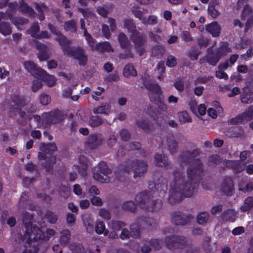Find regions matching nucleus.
<instances>
[{
  "label": "nucleus",
  "instance_id": "nucleus-1",
  "mask_svg": "<svg viewBox=\"0 0 253 253\" xmlns=\"http://www.w3.org/2000/svg\"><path fill=\"white\" fill-rule=\"evenodd\" d=\"M200 154V150L195 149L192 151L185 150L181 152L179 156L181 164L189 166L187 169V179L184 173L175 170L174 179L170 184L169 203L174 205L180 202L184 197H190L198 188L200 180L204 176V164L201 160L196 158Z\"/></svg>",
  "mask_w": 253,
  "mask_h": 253
},
{
  "label": "nucleus",
  "instance_id": "nucleus-2",
  "mask_svg": "<svg viewBox=\"0 0 253 253\" xmlns=\"http://www.w3.org/2000/svg\"><path fill=\"white\" fill-rule=\"evenodd\" d=\"M124 27L128 32L131 34L130 39L134 45L136 52L139 56H142L146 50L145 48L147 41L146 35L136 30V26L132 19H125Z\"/></svg>",
  "mask_w": 253,
  "mask_h": 253
},
{
  "label": "nucleus",
  "instance_id": "nucleus-3",
  "mask_svg": "<svg viewBox=\"0 0 253 253\" xmlns=\"http://www.w3.org/2000/svg\"><path fill=\"white\" fill-rule=\"evenodd\" d=\"M58 43L65 54L79 61V64L81 66H85L87 61V56L85 54L84 50L80 47H71L70 45L71 41L65 36H60L58 38Z\"/></svg>",
  "mask_w": 253,
  "mask_h": 253
},
{
  "label": "nucleus",
  "instance_id": "nucleus-4",
  "mask_svg": "<svg viewBox=\"0 0 253 253\" xmlns=\"http://www.w3.org/2000/svg\"><path fill=\"white\" fill-rule=\"evenodd\" d=\"M152 196L147 191H144L137 194L134 199L136 205L147 212H155L162 207V201L160 199L153 200Z\"/></svg>",
  "mask_w": 253,
  "mask_h": 253
},
{
  "label": "nucleus",
  "instance_id": "nucleus-5",
  "mask_svg": "<svg viewBox=\"0 0 253 253\" xmlns=\"http://www.w3.org/2000/svg\"><path fill=\"white\" fill-rule=\"evenodd\" d=\"M147 163L141 160L133 161L127 160L119 165L118 170L121 172L129 173L130 170L133 172L134 178H141L144 176L148 170Z\"/></svg>",
  "mask_w": 253,
  "mask_h": 253
},
{
  "label": "nucleus",
  "instance_id": "nucleus-6",
  "mask_svg": "<svg viewBox=\"0 0 253 253\" xmlns=\"http://www.w3.org/2000/svg\"><path fill=\"white\" fill-rule=\"evenodd\" d=\"M23 223L25 229L23 237V240L29 241V240H41L43 238L42 231L36 225H33L32 220L33 215L28 212H25L22 214Z\"/></svg>",
  "mask_w": 253,
  "mask_h": 253
},
{
  "label": "nucleus",
  "instance_id": "nucleus-7",
  "mask_svg": "<svg viewBox=\"0 0 253 253\" xmlns=\"http://www.w3.org/2000/svg\"><path fill=\"white\" fill-rule=\"evenodd\" d=\"M14 104L12 105L13 112L15 114H18L19 118L18 119L17 123L22 126L26 125L27 121H31L32 118L31 116L27 115L25 111H22V108L25 105V103L23 99H17L13 100Z\"/></svg>",
  "mask_w": 253,
  "mask_h": 253
},
{
  "label": "nucleus",
  "instance_id": "nucleus-8",
  "mask_svg": "<svg viewBox=\"0 0 253 253\" xmlns=\"http://www.w3.org/2000/svg\"><path fill=\"white\" fill-rule=\"evenodd\" d=\"M143 85L149 91L148 96L150 101L153 103L160 102L161 97L163 96L160 85L157 84L147 81H143Z\"/></svg>",
  "mask_w": 253,
  "mask_h": 253
},
{
  "label": "nucleus",
  "instance_id": "nucleus-9",
  "mask_svg": "<svg viewBox=\"0 0 253 253\" xmlns=\"http://www.w3.org/2000/svg\"><path fill=\"white\" fill-rule=\"evenodd\" d=\"M165 241L166 247L169 249H183L187 243L186 238L181 235H171L167 236Z\"/></svg>",
  "mask_w": 253,
  "mask_h": 253
},
{
  "label": "nucleus",
  "instance_id": "nucleus-10",
  "mask_svg": "<svg viewBox=\"0 0 253 253\" xmlns=\"http://www.w3.org/2000/svg\"><path fill=\"white\" fill-rule=\"evenodd\" d=\"M110 172L111 170L107 164L104 162H101L98 164L97 171L93 173V176L96 180L102 183H106L109 181L108 174Z\"/></svg>",
  "mask_w": 253,
  "mask_h": 253
},
{
  "label": "nucleus",
  "instance_id": "nucleus-11",
  "mask_svg": "<svg viewBox=\"0 0 253 253\" xmlns=\"http://www.w3.org/2000/svg\"><path fill=\"white\" fill-rule=\"evenodd\" d=\"M23 66L25 69L36 78L43 80L46 78V72L39 67L34 62L27 61L24 62Z\"/></svg>",
  "mask_w": 253,
  "mask_h": 253
},
{
  "label": "nucleus",
  "instance_id": "nucleus-12",
  "mask_svg": "<svg viewBox=\"0 0 253 253\" xmlns=\"http://www.w3.org/2000/svg\"><path fill=\"white\" fill-rule=\"evenodd\" d=\"M193 216L191 214H185L181 211H174L171 213L172 222L176 225H185L191 222Z\"/></svg>",
  "mask_w": 253,
  "mask_h": 253
},
{
  "label": "nucleus",
  "instance_id": "nucleus-13",
  "mask_svg": "<svg viewBox=\"0 0 253 253\" xmlns=\"http://www.w3.org/2000/svg\"><path fill=\"white\" fill-rule=\"evenodd\" d=\"M38 158V165L45 168L47 171V145L45 143H42L40 145Z\"/></svg>",
  "mask_w": 253,
  "mask_h": 253
},
{
  "label": "nucleus",
  "instance_id": "nucleus-14",
  "mask_svg": "<svg viewBox=\"0 0 253 253\" xmlns=\"http://www.w3.org/2000/svg\"><path fill=\"white\" fill-rule=\"evenodd\" d=\"M103 138L101 134H91L85 142V147L90 149H94L101 145Z\"/></svg>",
  "mask_w": 253,
  "mask_h": 253
},
{
  "label": "nucleus",
  "instance_id": "nucleus-15",
  "mask_svg": "<svg viewBox=\"0 0 253 253\" xmlns=\"http://www.w3.org/2000/svg\"><path fill=\"white\" fill-rule=\"evenodd\" d=\"M223 164L225 167L232 169L236 173L241 172L245 169L244 165L240 161L225 160Z\"/></svg>",
  "mask_w": 253,
  "mask_h": 253
},
{
  "label": "nucleus",
  "instance_id": "nucleus-16",
  "mask_svg": "<svg viewBox=\"0 0 253 253\" xmlns=\"http://www.w3.org/2000/svg\"><path fill=\"white\" fill-rule=\"evenodd\" d=\"M64 118L63 114L58 109L48 112V126L62 122Z\"/></svg>",
  "mask_w": 253,
  "mask_h": 253
},
{
  "label": "nucleus",
  "instance_id": "nucleus-17",
  "mask_svg": "<svg viewBox=\"0 0 253 253\" xmlns=\"http://www.w3.org/2000/svg\"><path fill=\"white\" fill-rule=\"evenodd\" d=\"M223 193L227 196H231L234 189V183L232 178L230 176H226L223 179L221 186Z\"/></svg>",
  "mask_w": 253,
  "mask_h": 253
},
{
  "label": "nucleus",
  "instance_id": "nucleus-18",
  "mask_svg": "<svg viewBox=\"0 0 253 253\" xmlns=\"http://www.w3.org/2000/svg\"><path fill=\"white\" fill-rule=\"evenodd\" d=\"M57 150L54 142L48 143V173L52 171V166L56 163V158L52 155L53 152Z\"/></svg>",
  "mask_w": 253,
  "mask_h": 253
},
{
  "label": "nucleus",
  "instance_id": "nucleus-19",
  "mask_svg": "<svg viewBox=\"0 0 253 253\" xmlns=\"http://www.w3.org/2000/svg\"><path fill=\"white\" fill-rule=\"evenodd\" d=\"M155 162L157 167H165L167 169L171 168L170 162L168 156L157 153L154 156Z\"/></svg>",
  "mask_w": 253,
  "mask_h": 253
},
{
  "label": "nucleus",
  "instance_id": "nucleus-20",
  "mask_svg": "<svg viewBox=\"0 0 253 253\" xmlns=\"http://www.w3.org/2000/svg\"><path fill=\"white\" fill-rule=\"evenodd\" d=\"M28 31L32 37L36 39H41L47 37V33L46 31L42 32L41 33H39L40 27L38 22L34 23Z\"/></svg>",
  "mask_w": 253,
  "mask_h": 253
},
{
  "label": "nucleus",
  "instance_id": "nucleus-21",
  "mask_svg": "<svg viewBox=\"0 0 253 253\" xmlns=\"http://www.w3.org/2000/svg\"><path fill=\"white\" fill-rule=\"evenodd\" d=\"M34 42L36 48L39 49L38 57L40 61H44L47 59V53L46 52L47 46L37 40H34Z\"/></svg>",
  "mask_w": 253,
  "mask_h": 253
},
{
  "label": "nucleus",
  "instance_id": "nucleus-22",
  "mask_svg": "<svg viewBox=\"0 0 253 253\" xmlns=\"http://www.w3.org/2000/svg\"><path fill=\"white\" fill-rule=\"evenodd\" d=\"M82 160H86L85 156H81L79 158L80 162ZM87 169V161L81 163L80 162V165H74L73 167V169L75 172H77L82 176L84 177L86 175V170Z\"/></svg>",
  "mask_w": 253,
  "mask_h": 253
},
{
  "label": "nucleus",
  "instance_id": "nucleus-23",
  "mask_svg": "<svg viewBox=\"0 0 253 253\" xmlns=\"http://www.w3.org/2000/svg\"><path fill=\"white\" fill-rule=\"evenodd\" d=\"M219 3L216 0L211 1L208 5V13L213 19H216L219 15Z\"/></svg>",
  "mask_w": 253,
  "mask_h": 253
},
{
  "label": "nucleus",
  "instance_id": "nucleus-24",
  "mask_svg": "<svg viewBox=\"0 0 253 253\" xmlns=\"http://www.w3.org/2000/svg\"><path fill=\"white\" fill-rule=\"evenodd\" d=\"M206 29L213 37H219L221 30L220 26L216 21L206 25Z\"/></svg>",
  "mask_w": 253,
  "mask_h": 253
},
{
  "label": "nucleus",
  "instance_id": "nucleus-25",
  "mask_svg": "<svg viewBox=\"0 0 253 253\" xmlns=\"http://www.w3.org/2000/svg\"><path fill=\"white\" fill-rule=\"evenodd\" d=\"M178 145V142L172 134L167 137L168 149L171 155L174 154L177 152Z\"/></svg>",
  "mask_w": 253,
  "mask_h": 253
},
{
  "label": "nucleus",
  "instance_id": "nucleus-26",
  "mask_svg": "<svg viewBox=\"0 0 253 253\" xmlns=\"http://www.w3.org/2000/svg\"><path fill=\"white\" fill-rule=\"evenodd\" d=\"M136 125L141 128L145 133L150 132L154 128V125L148 120H140L136 121Z\"/></svg>",
  "mask_w": 253,
  "mask_h": 253
},
{
  "label": "nucleus",
  "instance_id": "nucleus-27",
  "mask_svg": "<svg viewBox=\"0 0 253 253\" xmlns=\"http://www.w3.org/2000/svg\"><path fill=\"white\" fill-rule=\"evenodd\" d=\"M95 50L103 53L104 52H113L114 49L112 47L111 44L108 42H103L97 43L95 45Z\"/></svg>",
  "mask_w": 253,
  "mask_h": 253
},
{
  "label": "nucleus",
  "instance_id": "nucleus-28",
  "mask_svg": "<svg viewBox=\"0 0 253 253\" xmlns=\"http://www.w3.org/2000/svg\"><path fill=\"white\" fill-rule=\"evenodd\" d=\"M123 75L127 78L130 77H136L137 75V73L134 66L132 63H128L125 65L123 69Z\"/></svg>",
  "mask_w": 253,
  "mask_h": 253
},
{
  "label": "nucleus",
  "instance_id": "nucleus-29",
  "mask_svg": "<svg viewBox=\"0 0 253 253\" xmlns=\"http://www.w3.org/2000/svg\"><path fill=\"white\" fill-rule=\"evenodd\" d=\"M231 51V49L229 47V44L227 42L222 43L217 49L215 53L219 58L225 56L228 52Z\"/></svg>",
  "mask_w": 253,
  "mask_h": 253
},
{
  "label": "nucleus",
  "instance_id": "nucleus-30",
  "mask_svg": "<svg viewBox=\"0 0 253 253\" xmlns=\"http://www.w3.org/2000/svg\"><path fill=\"white\" fill-rule=\"evenodd\" d=\"M140 223H132L130 226L131 236L134 238H139L141 235V226Z\"/></svg>",
  "mask_w": 253,
  "mask_h": 253
},
{
  "label": "nucleus",
  "instance_id": "nucleus-31",
  "mask_svg": "<svg viewBox=\"0 0 253 253\" xmlns=\"http://www.w3.org/2000/svg\"><path fill=\"white\" fill-rule=\"evenodd\" d=\"M118 41L120 43V47L122 49L125 48L129 47L130 46L131 43L129 40L128 39L126 35L124 33H120L118 37Z\"/></svg>",
  "mask_w": 253,
  "mask_h": 253
},
{
  "label": "nucleus",
  "instance_id": "nucleus-32",
  "mask_svg": "<svg viewBox=\"0 0 253 253\" xmlns=\"http://www.w3.org/2000/svg\"><path fill=\"white\" fill-rule=\"evenodd\" d=\"M240 97L243 103H251L253 101V91L250 89L244 90Z\"/></svg>",
  "mask_w": 253,
  "mask_h": 253
},
{
  "label": "nucleus",
  "instance_id": "nucleus-33",
  "mask_svg": "<svg viewBox=\"0 0 253 253\" xmlns=\"http://www.w3.org/2000/svg\"><path fill=\"white\" fill-rule=\"evenodd\" d=\"M19 8L25 14H27L30 16H34L35 15L34 10L29 6L26 3L24 2L23 0L19 1Z\"/></svg>",
  "mask_w": 253,
  "mask_h": 253
},
{
  "label": "nucleus",
  "instance_id": "nucleus-34",
  "mask_svg": "<svg viewBox=\"0 0 253 253\" xmlns=\"http://www.w3.org/2000/svg\"><path fill=\"white\" fill-rule=\"evenodd\" d=\"M131 11L134 16L141 20L142 23L143 20L146 17L145 14L147 12V10L146 9L141 10L139 7L133 6L131 8Z\"/></svg>",
  "mask_w": 253,
  "mask_h": 253
},
{
  "label": "nucleus",
  "instance_id": "nucleus-35",
  "mask_svg": "<svg viewBox=\"0 0 253 253\" xmlns=\"http://www.w3.org/2000/svg\"><path fill=\"white\" fill-rule=\"evenodd\" d=\"M253 208V196H249L245 199L243 204L241 206L242 211L246 212Z\"/></svg>",
  "mask_w": 253,
  "mask_h": 253
},
{
  "label": "nucleus",
  "instance_id": "nucleus-36",
  "mask_svg": "<svg viewBox=\"0 0 253 253\" xmlns=\"http://www.w3.org/2000/svg\"><path fill=\"white\" fill-rule=\"evenodd\" d=\"M165 52V47L160 45H156L153 47L151 51L152 56L157 58H161Z\"/></svg>",
  "mask_w": 253,
  "mask_h": 253
},
{
  "label": "nucleus",
  "instance_id": "nucleus-37",
  "mask_svg": "<svg viewBox=\"0 0 253 253\" xmlns=\"http://www.w3.org/2000/svg\"><path fill=\"white\" fill-rule=\"evenodd\" d=\"M122 209L124 211H127L130 212L134 213L136 211V207L133 201H126L123 203Z\"/></svg>",
  "mask_w": 253,
  "mask_h": 253
},
{
  "label": "nucleus",
  "instance_id": "nucleus-38",
  "mask_svg": "<svg viewBox=\"0 0 253 253\" xmlns=\"http://www.w3.org/2000/svg\"><path fill=\"white\" fill-rule=\"evenodd\" d=\"M95 232L98 234H103L105 236L109 233L108 230L106 229L104 223L103 221H97L95 226Z\"/></svg>",
  "mask_w": 253,
  "mask_h": 253
},
{
  "label": "nucleus",
  "instance_id": "nucleus-39",
  "mask_svg": "<svg viewBox=\"0 0 253 253\" xmlns=\"http://www.w3.org/2000/svg\"><path fill=\"white\" fill-rule=\"evenodd\" d=\"M60 242L63 245H66L70 241L71 233L68 229L63 230L61 233Z\"/></svg>",
  "mask_w": 253,
  "mask_h": 253
},
{
  "label": "nucleus",
  "instance_id": "nucleus-40",
  "mask_svg": "<svg viewBox=\"0 0 253 253\" xmlns=\"http://www.w3.org/2000/svg\"><path fill=\"white\" fill-rule=\"evenodd\" d=\"M207 62L211 65L215 66L220 59L212 50L206 56Z\"/></svg>",
  "mask_w": 253,
  "mask_h": 253
},
{
  "label": "nucleus",
  "instance_id": "nucleus-41",
  "mask_svg": "<svg viewBox=\"0 0 253 253\" xmlns=\"http://www.w3.org/2000/svg\"><path fill=\"white\" fill-rule=\"evenodd\" d=\"M235 216L234 211L232 209H227L222 213L223 219L228 221L233 222L235 219Z\"/></svg>",
  "mask_w": 253,
  "mask_h": 253
},
{
  "label": "nucleus",
  "instance_id": "nucleus-42",
  "mask_svg": "<svg viewBox=\"0 0 253 253\" xmlns=\"http://www.w3.org/2000/svg\"><path fill=\"white\" fill-rule=\"evenodd\" d=\"M247 122V119L244 117L243 113H241L236 116L235 118H232L228 121L229 125H237L239 124H245Z\"/></svg>",
  "mask_w": 253,
  "mask_h": 253
},
{
  "label": "nucleus",
  "instance_id": "nucleus-43",
  "mask_svg": "<svg viewBox=\"0 0 253 253\" xmlns=\"http://www.w3.org/2000/svg\"><path fill=\"white\" fill-rule=\"evenodd\" d=\"M137 222L140 223L142 226L150 227L154 223V219L143 215L137 218Z\"/></svg>",
  "mask_w": 253,
  "mask_h": 253
},
{
  "label": "nucleus",
  "instance_id": "nucleus-44",
  "mask_svg": "<svg viewBox=\"0 0 253 253\" xmlns=\"http://www.w3.org/2000/svg\"><path fill=\"white\" fill-rule=\"evenodd\" d=\"M69 249L73 253H83L84 249L83 245L78 243H72L69 246Z\"/></svg>",
  "mask_w": 253,
  "mask_h": 253
},
{
  "label": "nucleus",
  "instance_id": "nucleus-45",
  "mask_svg": "<svg viewBox=\"0 0 253 253\" xmlns=\"http://www.w3.org/2000/svg\"><path fill=\"white\" fill-rule=\"evenodd\" d=\"M0 32L4 36L10 35L12 32L10 24L4 21L0 23Z\"/></svg>",
  "mask_w": 253,
  "mask_h": 253
},
{
  "label": "nucleus",
  "instance_id": "nucleus-46",
  "mask_svg": "<svg viewBox=\"0 0 253 253\" xmlns=\"http://www.w3.org/2000/svg\"><path fill=\"white\" fill-rule=\"evenodd\" d=\"M124 51L119 54V58L122 59H126L128 58H133L134 54L131 50V45L129 47L125 48Z\"/></svg>",
  "mask_w": 253,
  "mask_h": 253
},
{
  "label": "nucleus",
  "instance_id": "nucleus-47",
  "mask_svg": "<svg viewBox=\"0 0 253 253\" xmlns=\"http://www.w3.org/2000/svg\"><path fill=\"white\" fill-rule=\"evenodd\" d=\"M209 219V215L207 212H200L197 216V221L199 224L204 225Z\"/></svg>",
  "mask_w": 253,
  "mask_h": 253
},
{
  "label": "nucleus",
  "instance_id": "nucleus-48",
  "mask_svg": "<svg viewBox=\"0 0 253 253\" xmlns=\"http://www.w3.org/2000/svg\"><path fill=\"white\" fill-rule=\"evenodd\" d=\"M154 184L155 190L160 191V196H164L167 189V185L164 182L157 183L156 181L154 182Z\"/></svg>",
  "mask_w": 253,
  "mask_h": 253
},
{
  "label": "nucleus",
  "instance_id": "nucleus-49",
  "mask_svg": "<svg viewBox=\"0 0 253 253\" xmlns=\"http://www.w3.org/2000/svg\"><path fill=\"white\" fill-rule=\"evenodd\" d=\"M64 27L66 31H71L75 33L77 31L76 23L73 19L65 22L64 23Z\"/></svg>",
  "mask_w": 253,
  "mask_h": 253
},
{
  "label": "nucleus",
  "instance_id": "nucleus-50",
  "mask_svg": "<svg viewBox=\"0 0 253 253\" xmlns=\"http://www.w3.org/2000/svg\"><path fill=\"white\" fill-rule=\"evenodd\" d=\"M253 9L252 7L250 6L249 4H246L242 10L241 15V18L242 20H245L247 17H250L251 15H253Z\"/></svg>",
  "mask_w": 253,
  "mask_h": 253
},
{
  "label": "nucleus",
  "instance_id": "nucleus-51",
  "mask_svg": "<svg viewBox=\"0 0 253 253\" xmlns=\"http://www.w3.org/2000/svg\"><path fill=\"white\" fill-rule=\"evenodd\" d=\"M102 123V120L101 117L98 116H92L89 120V124L92 127H97Z\"/></svg>",
  "mask_w": 253,
  "mask_h": 253
},
{
  "label": "nucleus",
  "instance_id": "nucleus-52",
  "mask_svg": "<svg viewBox=\"0 0 253 253\" xmlns=\"http://www.w3.org/2000/svg\"><path fill=\"white\" fill-rule=\"evenodd\" d=\"M178 117L181 124H184L186 122H191L192 121L186 111L179 112L178 113Z\"/></svg>",
  "mask_w": 253,
  "mask_h": 253
},
{
  "label": "nucleus",
  "instance_id": "nucleus-53",
  "mask_svg": "<svg viewBox=\"0 0 253 253\" xmlns=\"http://www.w3.org/2000/svg\"><path fill=\"white\" fill-rule=\"evenodd\" d=\"M184 77H179L174 82V87L179 91L181 92L184 88Z\"/></svg>",
  "mask_w": 253,
  "mask_h": 253
},
{
  "label": "nucleus",
  "instance_id": "nucleus-54",
  "mask_svg": "<svg viewBox=\"0 0 253 253\" xmlns=\"http://www.w3.org/2000/svg\"><path fill=\"white\" fill-rule=\"evenodd\" d=\"M221 162L220 156L218 155H211L208 158V165L210 167H215Z\"/></svg>",
  "mask_w": 253,
  "mask_h": 253
},
{
  "label": "nucleus",
  "instance_id": "nucleus-55",
  "mask_svg": "<svg viewBox=\"0 0 253 253\" xmlns=\"http://www.w3.org/2000/svg\"><path fill=\"white\" fill-rule=\"evenodd\" d=\"M126 225V224L125 222L120 220H113L111 222V228L115 231H120Z\"/></svg>",
  "mask_w": 253,
  "mask_h": 253
},
{
  "label": "nucleus",
  "instance_id": "nucleus-56",
  "mask_svg": "<svg viewBox=\"0 0 253 253\" xmlns=\"http://www.w3.org/2000/svg\"><path fill=\"white\" fill-rule=\"evenodd\" d=\"M60 194L64 198H68L71 194L70 187L68 185H62L60 188Z\"/></svg>",
  "mask_w": 253,
  "mask_h": 253
},
{
  "label": "nucleus",
  "instance_id": "nucleus-57",
  "mask_svg": "<svg viewBox=\"0 0 253 253\" xmlns=\"http://www.w3.org/2000/svg\"><path fill=\"white\" fill-rule=\"evenodd\" d=\"M213 77L211 76L198 77L194 81L195 85L198 84H205L208 82L212 81Z\"/></svg>",
  "mask_w": 253,
  "mask_h": 253
},
{
  "label": "nucleus",
  "instance_id": "nucleus-58",
  "mask_svg": "<svg viewBox=\"0 0 253 253\" xmlns=\"http://www.w3.org/2000/svg\"><path fill=\"white\" fill-rule=\"evenodd\" d=\"M157 23V17L153 15H149L148 18L145 17L142 22V23L145 25H153L156 24Z\"/></svg>",
  "mask_w": 253,
  "mask_h": 253
},
{
  "label": "nucleus",
  "instance_id": "nucleus-59",
  "mask_svg": "<svg viewBox=\"0 0 253 253\" xmlns=\"http://www.w3.org/2000/svg\"><path fill=\"white\" fill-rule=\"evenodd\" d=\"M243 113L247 122L253 119V105H250Z\"/></svg>",
  "mask_w": 253,
  "mask_h": 253
},
{
  "label": "nucleus",
  "instance_id": "nucleus-60",
  "mask_svg": "<svg viewBox=\"0 0 253 253\" xmlns=\"http://www.w3.org/2000/svg\"><path fill=\"white\" fill-rule=\"evenodd\" d=\"M46 77L43 80L41 79L36 78L33 81L32 89L34 92H36L38 90L41 88L42 85V81H44Z\"/></svg>",
  "mask_w": 253,
  "mask_h": 253
},
{
  "label": "nucleus",
  "instance_id": "nucleus-61",
  "mask_svg": "<svg viewBox=\"0 0 253 253\" xmlns=\"http://www.w3.org/2000/svg\"><path fill=\"white\" fill-rule=\"evenodd\" d=\"M78 11L82 14L85 19H87L89 17L93 15L92 11L88 8H78Z\"/></svg>",
  "mask_w": 253,
  "mask_h": 253
},
{
  "label": "nucleus",
  "instance_id": "nucleus-62",
  "mask_svg": "<svg viewBox=\"0 0 253 253\" xmlns=\"http://www.w3.org/2000/svg\"><path fill=\"white\" fill-rule=\"evenodd\" d=\"M119 76L117 73H111L108 74L104 78L105 82H117L119 80Z\"/></svg>",
  "mask_w": 253,
  "mask_h": 253
},
{
  "label": "nucleus",
  "instance_id": "nucleus-63",
  "mask_svg": "<svg viewBox=\"0 0 253 253\" xmlns=\"http://www.w3.org/2000/svg\"><path fill=\"white\" fill-rule=\"evenodd\" d=\"M35 8L37 9V10L40 13V20H42L44 18V16L43 15V9L46 8V5L44 4H39V3H36L35 4Z\"/></svg>",
  "mask_w": 253,
  "mask_h": 253
},
{
  "label": "nucleus",
  "instance_id": "nucleus-64",
  "mask_svg": "<svg viewBox=\"0 0 253 253\" xmlns=\"http://www.w3.org/2000/svg\"><path fill=\"white\" fill-rule=\"evenodd\" d=\"M99 215L106 220H109L111 218V214L110 211L104 208L100 209L99 210Z\"/></svg>",
  "mask_w": 253,
  "mask_h": 253
}]
</instances>
